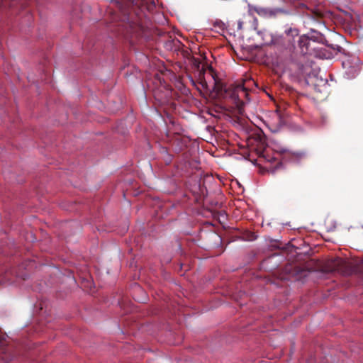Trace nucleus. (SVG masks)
Instances as JSON below:
<instances>
[{"label":"nucleus","mask_w":363,"mask_h":363,"mask_svg":"<svg viewBox=\"0 0 363 363\" xmlns=\"http://www.w3.org/2000/svg\"><path fill=\"white\" fill-rule=\"evenodd\" d=\"M129 27L130 33L135 35L137 37H145L147 35L146 28L140 23H131Z\"/></svg>","instance_id":"1a4fd4ad"},{"label":"nucleus","mask_w":363,"mask_h":363,"mask_svg":"<svg viewBox=\"0 0 363 363\" xmlns=\"http://www.w3.org/2000/svg\"><path fill=\"white\" fill-rule=\"evenodd\" d=\"M309 16L313 21L321 23V19L323 17V13L321 11L318 10L311 11Z\"/></svg>","instance_id":"9d476101"},{"label":"nucleus","mask_w":363,"mask_h":363,"mask_svg":"<svg viewBox=\"0 0 363 363\" xmlns=\"http://www.w3.org/2000/svg\"><path fill=\"white\" fill-rule=\"evenodd\" d=\"M192 66L197 75V82L189 77L191 84L196 88L199 91H201V89L203 90H208V84L205 79V72L206 70V65H201L200 60L193 58L191 60Z\"/></svg>","instance_id":"39448f33"},{"label":"nucleus","mask_w":363,"mask_h":363,"mask_svg":"<svg viewBox=\"0 0 363 363\" xmlns=\"http://www.w3.org/2000/svg\"><path fill=\"white\" fill-rule=\"evenodd\" d=\"M281 153H289L290 155H295V156H300L299 154H296V153H294V152H291V151H289V150H286L285 148H281L279 150Z\"/></svg>","instance_id":"4468645a"},{"label":"nucleus","mask_w":363,"mask_h":363,"mask_svg":"<svg viewBox=\"0 0 363 363\" xmlns=\"http://www.w3.org/2000/svg\"><path fill=\"white\" fill-rule=\"evenodd\" d=\"M336 270L341 272L345 275H348L356 272H363V260L354 262H346L342 259L336 260Z\"/></svg>","instance_id":"0eeeda50"},{"label":"nucleus","mask_w":363,"mask_h":363,"mask_svg":"<svg viewBox=\"0 0 363 363\" xmlns=\"http://www.w3.org/2000/svg\"><path fill=\"white\" fill-rule=\"evenodd\" d=\"M208 69L213 80V89L212 90H210L208 87V90L201 89V91L199 92L203 95L209 94L213 98L224 97L225 95H229L234 106L238 109L239 113H242L245 104L242 98L245 97L248 99L250 84H255V82L252 79H245L242 83L237 84L232 90H227L224 84L216 77L213 69L209 67Z\"/></svg>","instance_id":"f257e3e1"},{"label":"nucleus","mask_w":363,"mask_h":363,"mask_svg":"<svg viewBox=\"0 0 363 363\" xmlns=\"http://www.w3.org/2000/svg\"><path fill=\"white\" fill-rule=\"evenodd\" d=\"M324 40V36L320 32H318L311 28L310 33H308L307 35H303L298 37L297 43H298L300 54L304 56L311 53V40L323 43Z\"/></svg>","instance_id":"7ed1b4c3"},{"label":"nucleus","mask_w":363,"mask_h":363,"mask_svg":"<svg viewBox=\"0 0 363 363\" xmlns=\"http://www.w3.org/2000/svg\"><path fill=\"white\" fill-rule=\"evenodd\" d=\"M286 36L272 35L269 45L274 47L280 55L285 57H292L294 55L300 53L298 44L296 45L295 37L299 35L297 28H290L285 31Z\"/></svg>","instance_id":"f03ea898"},{"label":"nucleus","mask_w":363,"mask_h":363,"mask_svg":"<svg viewBox=\"0 0 363 363\" xmlns=\"http://www.w3.org/2000/svg\"><path fill=\"white\" fill-rule=\"evenodd\" d=\"M257 19L252 13V9H250L238 21V30L251 31L257 28Z\"/></svg>","instance_id":"423d86ee"},{"label":"nucleus","mask_w":363,"mask_h":363,"mask_svg":"<svg viewBox=\"0 0 363 363\" xmlns=\"http://www.w3.org/2000/svg\"><path fill=\"white\" fill-rule=\"evenodd\" d=\"M299 69L302 74H308L310 73V70L309 68L308 67V65H301Z\"/></svg>","instance_id":"ddd939ff"},{"label":"nucleus","mask_w":363,"mask_h":363,"mask_svg":"<svg viewBox=\"0 0 363 363\" xmlns=\"http://www.w3.org/2000/svg\"><path fill=\"white\" fill-rule=\"evenodd\" d=\"M325 225L328 230H334L337 227V222L333 218H328Z\"/></svg>","instance_id":"f8f14e48"},{"label":"nucleus","mask_w":363,"mask_h":363,"mask_svg":"<svg viewBox=\"0 0 363 363\" xmlns=\"http://www.w3.org/2000/svg\"><path fill=\"white\" fill-rule=\"evenodd\" d=\"M250 9H252V11L256 12L261 16H267L269 14V11L267 9L261 8V7H250Z\"/></svg>","instance_id":"9b49d317"},{"label":"nucleus","mask_w":363,"mask_h":363,"mask_svg":"<svg viewBox=\"0 0 363 363\" xmlns=\"http://www.w3.org/2000/svg\"><path fill=\"white\" fill-rule=\"evenodd\" d=\"M281 116L282 115H265L266 118H262L259 115H250L247 118L255 126L260 128V123H264L272 131L276 132L281 126Z\"/></svg>","instance_id":"20e7f679"},{"label":"nucleus","mask_w":363,"mask_h":363,"mask_svg":"<svg viewBox=\"0 0 363 363\" xmlns=\"http://www.w3.org/2000/svg\"><path fill=\"white\" fill-rule=\"evenodd\" d=\"M349 78H353L360 70V60L355 55H346L342 62Z\"/></svg>","instance_id":"6e6552de"}]
</instances>
